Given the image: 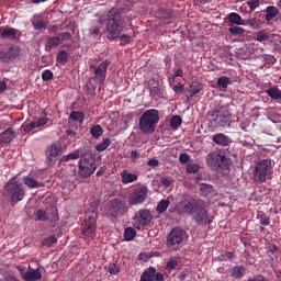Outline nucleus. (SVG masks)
<instances>
[{"label":"nucleus","instance_id":"nucleus-21","mask_svg":"<svg viewBox=\"0 0 281 281\" xmlns=\"http://www.w3.org/2000/svg\"><path fill=\"white\" fill-rule=\"evenodd\" d=\"M15 137L16 131L12 127H8L5 131L0 133V144H10Z\"/></svg>","mask_w":281,"mask_h":281},{"label":"nucleus","instance_id":"nucleus-16","mask_svg":"<svg viewBox=\"0 0 281 281\" xmlns=\"http://www.w3.org/2000/svg\"><path fill=\"white\" fill-rule=\"evenodd\" d=\"M71 34L69 32H61L56 36L48 37L45 44V52H52L54 47H58L65 41V38H69Z\"/></svg>","mask_w":281,"mask_h":281},{"label":"nucleus","instance_id":"nucleus-63","mask_svg":"<svg viewBox=\"0 0 281 281\" xmlns=\"http://www.w3.org/2000/svg\"><path fill=\"white\" fill-rule=\"evenodd\" d=\"M183 77V69L178 68L173 74V78H182Z\"/></svg>","mask_w":281,"mask_h":281},{"label":"nucleus","instance_id":"nucleus-11","mask_svg":"<svg viewBox=\"0 0 281 281\" xmlns=\"http://www.w3.org/2000/svg\"><path fill=\"white\" fill-rule=\"evenodd\" d=\"M189 235L186 229L181 227H175L171 229L167 237V245L168 247H180L188 241Z\"/></svg>","mask_w":281,"mask_h":281},{"label":"nucleus","instance_id":"nucleus-1","mask_svg":"<svg viewBox=\"0 0 281 281\" xmlns=\"http://www.w3.org/2000/svg\"><path fill=\"white\" fill-rule=\"evenodd\" d=\"M169 212L172 214H189L198 225H209L210 221L205 202L196 199H184L176 204H171Z\"/></svg>","mask_w":281,"mask_h":281},{"label":"nucleus","instance_id":"nucleus-4","mask_svg":"<svg viewBox=\"0 0 281 281\" xmlns=\"http://www.w3.org/2000/svg\"><path fill=\"white\" fill-rule=\"evenodd\" d=\"M159 124V110L150 109L145 111L139 117V131L146 135H150Z\"/></svg>","mask_w":281,"mask_h":281},{"label":"nucleus","instance_id":"nucleus-53","mask_svg":"<svg viewBox=\"0 0 281 281\" xmlns=\"http://www.w3.org/2000/svg\"><path fill=\"white\" fill-rule=\"evenodd\" d=\"M21 128L24 131V133H32L34 128H38L36 125V122H31L26 125H22Z\"/></svg>","mask_w":281,"mask_h":281},{"label":"nucleus","instance_id":"nucleus-8","mask_svg":"<svg viewBox=\"0 0 281 281\" xmlns=\"http://www.w3.org/2000/svg\"><path fill=\"white\" fill-rule=\"evenodd\" d=\"M206 166H209L211 170H229L232 161H229L225 155L213 151L206 156Z\"/></svg>","mask_w":281,"mask_h":281},{"label":"nucleus","instance_id":"nucleus-23","mask_svg":"<svg viewBox=\"0 0 281 281\" xmlns=\"http://www.w3.org/2000/svg\"><path fill=\"white\" fill-rule=\"evenodd\" d=\"M212 140L214 144H217V146H229V136L223 133L213 135Z\"/></svg>","mask_w":281,"mask_h":281},{"label":"nucleus","instance_id":"nucleus-38","mask_svg":"<svg viewBox=\"0 0 281 281\" xmlns=\"http://www.w3.org/2000/svg\"><path fill=\"white\" fill-rule=\"evenodd\" d=\"M69 120L72 122H79V124H82L85 122V113L80 111H72L69 115Z\"/></svg>","mask_w":281,"mask_h":281},{"label":"nucleus","instance_id":"nucleus-12","mask_svg":"<svg viewBox=\"0 0 281 281\" xmlns=\"http://www.w3.org/2000/svg\"><path fill=\"white\" fill-rule=\"evenodd\" d=\"M134 227L135 229H142V227H148L153 222V213L148 209L139 210L134 215Z\"/></svg>","mask_w":281,"mask_h":281},{"label":"nucleus","instance_id":"nucleus-30","mask_svg":"<svg viewBox=\"0 0 281 281\" xmlns=\"http://www.w3.org/2000/svg\"><path fill=\"white\" fill-rule=\"evenodd\" d=\"M228 21L234 25H247V22L243 20V16H240V14L236 12H232L228 14Z\"/></svg>","mask_w":281,"mask_h":281},{"label":"nucleus","instance_id":"nucleus-60","mask_svg":"<svg viewBox=\"0 0 281 281\" xmlns=\"http://www.w3.org/2000/svg\"><path fill=\"white\" fill-rule=\"evenodd\" d=\"M130 157L133 159V161H137V159H139V151L132 150Z\"/></svg>","mask_w":281,"mask_h":281},{"label":"nucleus","instance_id":"nucleus-19","mask_svg":"<svg viewBox=\"0 0 281 281\" xmlns=\"http://www.w3.org/2000/svg\"><path fill=\"white\" fill-rule=\"evenodd\" d=\"M262 23H265V16L260 11L255 12L254 18L246 20V25L254 27V30H258Z\"/></svg>","mask_w":281,"mask_h":281},{"label":"nucleus","instance_id":"nucleus-3","mask_svg":"<svg viewBox=\"0 0 281 281\" xmlns=\"http://www.w3.org/2000/svg\"><path fill=\"white\" fill-rule=\"evenodd\" d=\"M4 196L10 200L11 205H16L20 201L25 199V188L23 183L16 181L15 178H11L4 186Z\"/></svg>","mask_w":281,"mask_h":281},{"label":"nucleus","instance_id":"nucleus-57","mask_svg":"<svg viewBox=\"0 0 281 281\" xmlns=\"http://www.w3.org/2000/svg\"><path fill=\"white\" fill-rule=\"evenodd\" d=\"M179 161L180 164H188L190 161V156L186 153L180 154Z\"/></svg>","mask_w":281,"mask_h":281},{"label":"nucleus","instance_id":"nucleus-45","mask_svg":"<svg viewBox=\"0 0 281 281\" xmlns=\"http://www.w3.org/2000/svg\"><path fill=\"white\" fill-rule=\"evenodd\" d=\"M179 262H180L179 258H171L167 262L166 269H168L169 271H175V269L179 267Z\"/></svg>","mask_w":281,"mask_h":281},{"label":"nucleus","instance_id":"nucleus-27","mask_svg":"<svg viewBox=\"0 0 281 281\" xmlns=\"http://www.w3.org/2000/svg\"><path fill=\"white\" fill-rule=\"evenodd\" d=\"M23 183L29 188L30 190H34L36 188H43V183L36 181V179H33L32 176H26L23 178Z\"/></svg>","mask_w":281,"mask_h":281},{"label":"nucleus","instance_id":"nucleus-40","mask_svg":"<svg viewBox=\"0 0 281 281\" xmlns=\"http://www.w3.org/2000/svg\"><path fill=\"white\" fill-rule=\"evenodd\" d=\"M90 134L92 135V137H94V139H98L99 137H102V135H104V130L101 125L97 124L90 128Z\"/></svg>","mask_w":281,"mask_h":281},{"label":"nucleus","instance_id":"nucleus-22","mask_svg":"<svg viewBox=\"0 0 281 281\" xmlns=\"http://www.w3.org/2000/svg\"><path fill=\"white\" fill-rule=\"evenodd\" d=\"M137 179H139V176H137L136 173H130L128 170H123L121 172V181L124 186L128 183H135Z\"/></svg>","mask_w":281,"mask_h":281},{"label":"nucleus","instance_id":"nucleus-41","mask_svg":"<svg viewBox=\"0 0 281 281\" xmlns=\"http://www.w3.org/2000/svg\"><path fill=\"white\" fill-rule=\"evenodd\" d=\"M111 146V138H103V140L95 145V150L98 153H104L106 148Z\"/></svg>","mask_w":281,"mask_h":281},{"label":"nucleus","instance_id":"nucleus-48","mask_svg":"<svg viewBox=\"0 0 281 281\" xmlns=\"http://www.w3.org/2000/svg\"><path fill=\"white\" fill-rule=\"evenodd\" d=\"M199 170H201V166H199V164L187 165V172L189 175H196V172H199Z\"/></svg>","mask_w":281,"mask_h":281},{"label":"nucleus","instance_id":"nucleus-24","mask_svg":"<svg viewBox=\"0 0 281 281\" xmlns=\"http://www.w3.org/2000/svg\"><path fill=\"white\" fill-rule=\"evenodd\" d=\"M263 12H266L265 19L267 23H269L270 21H273L276 16L280 14V10L278 9V7H274V5L267 7L266 10H263Z\"/></svg>","mask_w":281,"mask_h":281},{"label":"nucleus","instance_id":"nucleus-51","mask_svg":"<svg viewBox=\"0 0 281 281\" xmlns=\"http://www.w3.org/2000/svg\"><path fill=\"white\" fill-rule=\"evenodd\" d=\"M108 271L110 272V276H117V273H120V265L110 263L108 266Z\"/></svg>","mask_w":281,"mask_h":281},{"label":"nucleus","instance_id":"nucleus-58","mask_svg":"<svg viewBox=\"0 0 281 281\" xmlns=\"http://www.w3.org/2000/svg\"><path fill=\"white\" fill-rule=\"evenodd\" d=\"M47 122H49V119H47V117H42V119H40L37 122H35V124H36V126H37V128H38L40 126H45V124H47Z\"/></svg>","mask_w":281,"mask_h":281},{"label":"nucleus","instance_id":"nucleus-64","mask_svg":"<svg viewBox=\"0 0 281 281\" xmlns=\"http://www.w3.org/2000/svg\"><path fill=\"white\" fill-rule=\"evenodd\" d=\"M5 89H8V83H5V81H1L0 79V93H3Z\"/></svg>","mask_w":281,"mask_h":281},{"label":"nucleus","instance_id":"nucleus-28","mask_svg":"<svg viewBox=\"0 0 281 281\" xmlns=\"http://www.w3.org/2000/svg\"><path fill=\"white\" fill-rule=\"evenodd\" d=\"M201 91H203V85L199 81H193L188 89L190 98H194L196 93H201Z\"/></svg>","mask_w":281,"mask_h":281},{"label":"nucleus","instance_id":"nucleus-39","mask_svg":"<svg viewBox=\"0 0 281 281\" xmlns=\"http://www.w3.org/2000/svg\"><path fill=\"white\" fill-rule=\"evenodd\" d=\"M213 191H214V187L211 184L203 183L200 187V194L204 198L210 196V194H212Z\"/></svg>","mask_w":281,"mask_h":281},{"label":"nucleus","instance_id":"nucleus-2","mask_svg":"<svg viewBox=\"0 0 281 281\" xmlns=\"http://www.w3.org/2000/svg\"><path fill=\"white\" fill-rule=\"evenodd\" d=\"M125 19L122 16V12L117 9H112L106 15V32L109 41H115L120 38L122 30H124Z\"/></svg>","mask_w":281,"mask_h":281},{"label":"nucleus","instance_id":"nucleus-7","mask_svg":"<svg viewBox=\"0 0 281 281\" xmlns=\"http://www.w3.org/2000/svg\"><path fill=\"white\" fill-rule=\"evenodd\" d=\"M209 122L213 128H218V126H229L232 124L229 109L221 108L210 112Z\"/></svg>","mask_w":281,"mask_h":281},{"label":"nucleus","instance_id":"nucleus-49","mask_svg":"<svg viewBox=\"0 0 281 281\" xmlns=\"http://www.w3.org/2000/svg\"><path fill=\"white\" fill-rule=\"evenodd\" d=\"M42 80L44 82H49V80H54V72L49 69H45L43 72H42Z\"/></svg>","mask_w":281,"mask_h":281},{"label":"nucleus","instance_id":"nucleus-31","mask_svg":"<svg viewBox=\"0 0 281 281\" xmlns=\"http://www.w3.org/2000/svg\"><path fill=\"white\" fill-rule=\"evenodd\" d=\"M82 155H80V149H77L68 155L63 156L59 159V164H67V161H71V160H76V159H80Z\"/></svg>","mask_w":281,"mask_h":281},{"label":"nucleus","instance_id":"nucleus-47","mask_svg":"<svg viewBox=\"0 0 281 281\" xmlns=\"http://www.w3.org/2000/svg\"><path fill=\"white\" fill-rule=\"evenodd\" d=\"M56 243H58V238H56L55 235H52L43 239L42 245H44V247H52V245H56Z\"/></svg>","mask_w":281,"mask_h":281},{"label":"nucleus","instance_id":"nucleus-34","mask_svg":"<svg viewBox=\"0 0 281 281\" xmlns=\"http://www.w3.org/2000/svg\"><path fill=\"white\" fill-rule=\"evenodd\" d=\"M168 207H170V200L162 199L158 202L156 212L161 215L164 212H166V210H168Z\"/></svg>","mask_w":281,"mask_h":281},{"label":"nucleus","instance_id":"nucleus-50","mask_svg":"<svg viewBox=\"0 0 281 281\" xmlns=\"http://www.w3.org/2000/svg\"><path fill=\"white\" fill-rule=\"evenodd\" d=\"M257 218H260L259 223H260V225H263L265 227L271 225V218L267 217V215H265L262 213L261 214L258 213Z\"/></svg>","mask_w":281,"mask_h":281},{"label":"nucleus","instance_id":"nucleus-52","mask_svg":"<svg viewBox=\"0 0 281 281\" xmlns=\"http://www.w3.org/2000/svg\"><path fill=\"white\" fill-rule=\"evenodd\" d=\"M257 41L259 43H263V41H269V34L265 30L257 32Z\"/></svg>","mask_w":281,"mask_h":281},{"label":"nucleus","instance_id":"nucleus-54","mask_svg":"<svg viewBox=\"0 0 281 281\" xmlns=\"http://www.w3.org/2000/svg\"><path fill=\"white\" fill-rule=\"evenodd\" d=\"M160 183L165 188H170V186H172V178H170V177L161 178Z\"/></svg>","mask_w":281,"mask_h":281},{"label":"nucleus","instance_id":"nucleus-37","mask_svg":"<svg viewBox=\"0 0 281 281\" xmlns=\"http://www.w3.org/2000/svg\"><path fill=\"white\" fill-rule=\"evenodd\" d=\"M56 60L60 65H67V63L69 61V53H67L66 50H59L56 55Z\"/></svg>","mask_w":281,"mask_h":281},{"label":"nucleus","instance_id":"nucleus-43","mask_svg":"<svg viewBox=\"0 0 281 281\" xmlns=\"http://www.w3.org/2000/svg\"><path fill=\"white\" fill-rule=\"evenodd\" d=\"M158 16L160 19H172L173 16L172 9L160 8L158 10Z\"/></svg>","mask_w":281,"mask_h":281},{"label":"nucleus","instance_id":"nucleus-61","mask_svg":"<svg viewBox=\"0 0 281 281\" xmlns=\"http://www.w3.org/2000/svg\"><path fill=\"white\" fill-rule=\"evenodd\" d=\"M148 166H150L151 168H156V166H159V160L153 158L148 160Z\"/></svg>","mask_w":281,"mask_h":281},{"label":"nucleus","instance_id":"nucleus-9","mask_svg":"<svg viewBox=\"0 0 281 281\" xmlns=\"http://www.w3.org/2000/svg\"><path fill=\"white\" fill-rule=\"evenodd\" d=\"M273 175V167L271 166V159H263L257 164L254 169L255 181L265 183L267 179H271Z\"/></svg>","mask_w":281,"mask_h":281},{"label":"nucleus","instance_id":"nucleus-44","mask_svg":"<svg viewBox=\"0 0 281 281\" xmlns=\"http://www.w3.org/2000/svg\"><path fill=\"white\" fill-rule=\"evenodd\" d=\"M34 216H35L36 221H41L42 223L49 221V216H47V212H45L43 210H37L34 213Z\"/></svg>","mask_w":281,"mask_h":281},{"label":"nucleus","instance_id":"nucleus-10","mask_svg":"<svg viewBox=\"0 0 281 281\" xmlns=\"http://www.w3.org/2000/svg\"><path fill=\"white\" fill-rule=\"evenodd\" d=\"M98 229V221L95 220V216L92 215H86L82 227H81V234L85 240H88V243H91L93 238H95V232Z\"/></svg>","mask_w":281,"mask_h":281},{"label":"nucleus","instance_id":"nucleus-15","mask_svg":"<svg viewBox=\"0 0 281 281\" xmlns=\"http://www.w3.org/2000/svg\"><path fill=\"white\" fill-rule=\"evenodd\" d=\"M45 155L47 164L54 165L58 159V155H63V145L58 142L52 143L46 147Z\"/></svg>","mask_w":281,"mask_h":281},{"label":"nucleus","instance_id":"nucleus-26","mask_svg":"<svg viewBox=\"0 0 281 281\" xmlns=\"http://www.w3.org/2000/svg\"><path fill=\"white\" fill-rule=\"evenodd\" d=\"M245 271L247 268L245 266H234L233 268L228 269L227 272L231 273L232 278L238 279L245 276Z\"/></svg>","mask_w":281,"mask_h":281},{"label":"nucleus","instance_id":"nucleus-32","mask_svg":"<svg viewBox=\"0 0 281 281\" xmlns=\"http://www.w3.org/2000/svg\"><path fill=\"white\" fill-rule=\"evenodd\" d=\"M266 93L271 98V100H276V102L281 100V90L278 87L269 88Z\"/></svg>","mask_w":281,"mask_h":281},{"label":"nucleus","instance_id":"nucleus-62","mask_svg":"<svg viewBox=\"0 0 281 281\" xmlns=\"http://www.w3.org/2000/svg\"><path fill=\"white\" fill-rule=\"evenodd\" d=\"M149 93H150V95H157V93H159V87L154 86V87L149 88Z\"/></svg>","mask_w":281,"mask_h":281},{"label":"nucleus","instance_id":"nucleus-5","mask_svg":"<svg viewBox=\"0 0 281 281\" xmlns=\"http://www.w3.org/2000/svg\"><path fill=\"white\" fill-rule=\"evenodd\" d=\"M126 214H128V206L124 200L115 198L108 202L105 210L108 218H115L117 221V218H122Z\"/></svg>","mask_w":281,"mask_h":281},{"label":"nucleus","instance_id":"nucleus-42","mask_svg":"<svg viewBox=\"0 0 281 281\" xmlns=\"http://www.w3.org/2000/svg\"><path fill=\"white\" fill-rule=\"evenodd\" d=\"M50 225L52 227H56V225H58L60 217L58 216V209L53 207L52 212H50Z\"/></svg>","mask_w":281,"mask_h":281},{"label":"nucleus","instance_id":"nucleus-17","mask_svg":"<svg viewBox=\"0 0 281 281\" xmlns=\"http://www.w3.org/2000/svg\"><path fill=\"white\" fill-rule=\"evenodd\" d=\"M139 281H164V273L157 272L155 267H149L140 274Z\"/></svg>","mask_w":281,"mask_h":281},{"label":"nucleus","instance_id":"nucleus-18","mask_svg":"<svg viewBox=\"0 0 281 281\" xmlns=\"http://www.w3.org/2000/svg\"><path fill=\"white\" fill-rule=\"evenodd\" d=\"M1 38H9L10 41H19V38H21V32L14 27L2 26Z\"/></svg>","mask_w":281,"mask_h":281},{"label":"nucleus","instance_id":"nucleus-35","mask_svg":"<svg viewBox=\"0 0 281 281\" xmlns=\"http://www.w3.org/2000/svg\"><path fill=\"white\" fill-rule=\"evenodd\" d=\"M135 236H137V231H135V228H133V227H126V228L124 229L123 238H124V240H126L127 243L131 241V240H134Z\"/></svg>","mask_w":281,"mask_h":281},{"label":"nucleus","instance_id":"nucleus-13","mask_svg":"<svg viewBox=\"0 0 281 281\" xmlns=\"http://www.w3.org/2000/svg\"><path fill=\"white\" fill-rule=\"evenodd\" d=\"M110 65L111 63H109V60H104L98 66L90 65V70L93 72L92 80H94L97 85H104L106 80V69H109Z\"/></svg>","mask_w":281,"mask_h":281},{"label":"nucleus","instance_id":"nucleus-25","mask_svg":"<svg viewBox=\"0 0 281 281\" xmlns=\"http://www.w3.org/2000/svg\"><path fill=\"white\" fill-rule=\"evenodd\" d=\"M31 23L34 27V30L41 31V30H46L47 23L43 21V16L41 15H35L31 19Z\"/></svg>","mask_w":281,"mask_h":281},{"label":"nucleus","instance_id":"nucleus-29","mask_svg":"<svg viewBox=\"0 0 281 281\" xmlns=\"http://www.w3.org/2000/svg\"><path fill=\"white\" fill-rule=\"evenodd\" d=\"M20 55L21 49H19L16 46H11L10 49L4 53V58H7V60H16Z\"/></svg>","mask_w":281,"mask_h":281},{"label":"nucleus","instance_id":"nucleus-14","mask_svg":"<svg viewBox=\"0 0 281 281\" xmlns=\"http://www.w3.org/2000/svg\"><path fill=\"white\" fill-rule=\"evenodd\" d=\"M146 199H148V187L140 186L130 194L128 203L130 205H142Z\"/></svg>","mask_w":281,"mask_h":281},{"label":"nucleus","instance_id":"nucleus-20","mask_svg":"<svg viewBox=\"0 0 281 281\" xmlns=\"http://www.w3.org/2000/svg\"><path fill=\"white\" fill-rule=\"evenodd\" d=\"M22 276V279L25 281H37L43 278V273L41 272V269H31L26 272H20Z\"/></svg>","mask_w":281,"mask_h":281},{"label":"nucleus","instance_id":"nucleus-6","mask_svg":"<svg viewBox=\"0 0 281 281\" xmlns=\"http://www.w3.org/2000/svg\"><path fill=\"white\" fill-rule=\"evenodd\" d=\"M98 170L95 158L91 154H82L78 161V175L82 179H89Z\"/></svg>","mask_w":281,"mask_h":281},{"label":"nucleus","instance_id":"nucleus-36","mask_svg":"<svg viewBox=\"0 0 281 281\" xmlns=\"http://www.w3.org/2000/svg\"><path fill=\"white\" fill-rule=\"evenodd\" d=\"M181 124H183V119H181L180 115L171 116L169 126H170V128H172V131H177L179 128V126H181Z\"/></svg>","mask_w":281,"mask_h":281},{"label":"nucleus","instance_id":"nucleus-55","mask_svg":"<svg viewBox=\"0 0 281 281\" xmlns=\"http://www.w3.org/2000/svg\"><path fill=\"white\" fill-rule=\"evenodd\" d=\"M247 4L249 5L250 12H254L258 5H260V1L254 0V1H248Z\"/></svg>","mask_w":281,"mask_h":281},{"label":"nucleus","instance_id":"nucleus-33","mask_svg":"<svg viewBox=\"0 0 281 281\" xmlns=\"http://www.w3.org/2000/svg\"><path fill=\"white\" fill-rule=\"evenodd\" d=\"M216 85L220 91H225L232 85V80L228 77L222 76L217 79Z\"/></svg>","mask_w":281,"mask_h":281},{"label":"nucleus","instance_id":"nucleus-46","mask_svg":"<svg viewBox=\"0 0 281 281\" xmlns=\"http://www.w3.org/2000/svg\"><path fill=\"white\" fill-rule=\"evenodd\" d=\"M229 34H232L233 36H243V34H245V29L240 27V26H231L228 29Z\"/></svg>","mask_w":281,"mask_h":281},{"label":"nucleus","instance_id":"nucleus-56","mask_svg":"<svg viewBox=\"0 0 281 281\" xmlns=\"http://www.w3.org/2000/svg\"><path fill=\"white\" fill-rule=\"evenodd\" d=\"M175 93H183L184 85L181 82H178L176 86H173Z\"/></svg>","mask_w":281,"mask_h":281},{"label":"nucleus","instance_id":"nucleus-59","mask_svg":"<svg viewBox=\"0 0 281 281\" xmlns=\"http://www.w3.org/2000/svg\"><path fill=\"white\" fill-rule=\"evenodd\" d=\"M120 38H121L122 43H126V44H128V43H131L133 41V38L130 35H127V34L121 35Z\"/></svg>","mask_w":281,"mask_h":281}]
</instances>
